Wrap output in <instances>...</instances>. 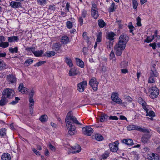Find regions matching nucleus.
<instances>
[{
  "mask_svg": "<svg viewBox=\"0 0 160 160\" xmlns=\"http://www.w3.org/2000/svg\"><path fill=\"white\" fill-rule=\"evenodd\" d=\"M147 158L149 160H160L159 156L157 154L152 153L151 154H149L147 156Z\"/></svg>",
  "mask_w": 160,
  "mask_h": 160,
  "instance_id": "nucleus-17",
  "label": "nucleus"
},
{
  "mask_svg": "<svg viewBox=\"0 0 160 160\" xmlns=\"http://www.w3.org/2000/svg\"><path fill=\"white\" fill-rule=\"evenodd\" d=\"M154 38V35H152L150 36L147 37L146 39L145 40V42L148 43L152 42Z\"/></svg>",
  "mask_w": 160,
  "mask_h": 160,
  "instance_id": "nucleus-40",
  "label": "nucleus"
},
{
  "mask_svg": "<svg viewBox=\"0 0 160 160\" xmlns=\"http://www.w3.org/2000/svg\"><path fill=\"white\" fill-rule=\"evenodd\" d=\"M33 62V60L31 59H28L26 60L24 63V65L28 66L29 65L32 64Z\"/></svg>",
  "mask_w": 160,
  "mask_h": 160,
  "instance_id": "nucleus-42",
  "label": "nucleus"
},
{
  "mask_svg": "<svg viewBox=\"0 0 160 160\" xmlns=\"http://www.w3.org/2000/svg\"><path fill=\"white\" fill-rule=\"evenodd\" d=\"M39 120L42 122H46L48 120V117L45 114L42 115L40 117Z\"/></svg>",
  "mask_w": 160,
  "mask_h": 160,
  "instance_id": "nucleus-35",
  "label": "nucleus"
},
{
  "mask_svg": "<svg viewBox=\"0 0 160 160\" xmlns=\"http://www.w3.org/2000/svg\"><path fill=\"white\" fill-rule=\"evenodd\" d=\"M138 101L139 103L142 105L143 109H146L147 108L145 106L146 103L143 100L142 98H138Z\"/></svg>",
  "mask_w": 160,
  "mask_h": 160,
  "instance_id": "nucleus-37",
  "label": "nucleus"
},
{
  "mask_svg": "<svg viewBox=\"0 0 160 160\" xmlns=\"http://www.w3.org/2000/svg\"><path fill=\"white\" fill-rule=\"evenodd\" d=\"M127 130L129 131L136 130L143 132L149 133L150 132L148 129L142 128L139 126L134 124L129 125L127 126Z\"/></svg>",
  "mask_w": 160,
  "mask_h": 160,
  "instance_id": "nucleus-4",
  "label": "nucleus"
},
{
  "mask_svg": "<svg viewBox=\"0 0 160 160\" xmlns=\"http://www.w3.org/2000/svg\"><path fill=\"white\" fill-rule=\"evenodd\" d=\"M6 130L5 128H2L0 129V136L3 137L6 136Z\"/></svg>",
  "mask_w": 160,
  "mask_h": 160,
  "instance_id": "nucleus-41",
  "label": "nucleus"
},
{
  "mask_svg": "<svg viewBox=\"0 0 160 160\" xmlns=\"http://www.w3.org/2000/svg\"><path fill=\"white\" fill-rule=\"evenodd\" d=\"M116 36V34L112 31L107 32L106 33V37L107 39L111 42L114 39V37Z\"/></svg>",
  "mask_w": 160,
  "mask_h": 160,
  "instance_id": "nucleus-18",
  "label": "nucleus"
},
{
  "mask_svg": "<svg viewBox=\"0 0 160 160\" xmlns=\"http://www.w3.org/2000/svg\"><path fill=\"white\" fill-rule=\"evenodd\" d=\"M111 98L113 101L119 104H122V101L118 97V92H113L111 95Z\"/></svg>",
  "mask_w": 160,
  "mask_h": 160,
  "instance_id": "nucleus-11",
  "label": "nucleus"
},
{
  "mask_svg": "<svg viewBox=\"0 0 160 160\" xmlns=\"http://www.w3.org/2000/svg\"><path fill=\"white\" fill-rule=\"evenodd\" d=\"M38 2L41 5L45 4L46 2V0H38Z\"/></svg>",
  "mask_w": 160,
  "mask_h": 160,
  "instance_id": "nucleus-62",
  "label": "nucleus"
},
{
  "mask_svg": "<svg viewBox=\"0 0 160 160\" xmlns=\"http://www.w3.org/2000/svg\"><path fill=\"white\" fill-rule=\"evenodd\" d=\"M7 68H8V66L6 65L3 60L0 59V70Z\"/></svg>",
  "mask_w": 160,
  "mask_h": 160,
  "instance_id": "nucleus-30",
  "label": "nucleus"
},
{
  "mask_svg": "<svg viewBox=\"0 0 160 160\" xmlns=\"http://www.w3.org/2000/svg\"><path fill=\"white\" fill-rule=\"evenodd\" d=\"M81 16L80 17L84 18H85L87 14V11L84 9L81 12Z\"/></svg>",
  "mask_w": 160,
  "mask_h": 160,
  "instance_id": "nucleus-52",
  "label": "nucleus"
},
{
  "mask_svg": "<svg viewBox=\"0 0 160 160\" xmlns=\"http://www.w3.org/2000/svg\"><path fill=\"white\" fill-rule=\"evenodd\" d=\"M98 82L96 80V78L94 77L92 78L89 81L90 85L95 91L98 90Z\"/></svg>",
  "mask_w": 160,
  "mask_h": 160,
  "instance_id": "nucleus-10",
  "label": "nucleus"
},
{
  "mask_svg": "<svg viewBox=\"0 0 160 160\" xmlns=\"http://www.w3.org/2000/svg\"><path fill=\"white\" fill-rule=\"evenodd\" d=\"M122 142L125 144L128 145H132L133 144V142L131 139H124L122 140Z\"/></svg>",
  "mask_w": 160,
  "mask_h": 160,
  "instance_id": "nucleus-28",
  "label": "nucleus"
},
{
  "mask_svg": "<svg viewBox=\"0 0 160 160\" xmlns=\"http://www.w3.org/2000/svg\"><path fill=\"white\" fill-rule=\"evenodd\" d=\"M55 54V52L53 51H47L46 52V54H44L43 55V56L50 57L54 56Z\"/></svg>",
  "mask_w": 160,
  "mask_h": 160,
  "instance_id": "nucleus-33",
  "label": "nucleus"
},
{
  "mask_svg": "<svg viewBox=\"0 0 160 160\" xmlns=\"http://www.w3.org/2000/svg\"><path fill=\"white\" fill-rule=\"evenodd\" d=\"M109 120H117L118 119V118L117 116H110L109 117Z\"/></svg>",
  "mask_w": 160,
  "mask_h": 160,
  "instance_id": "nucleus-57",
  "label": "nucleus"
},
{
  "mask_svg": "<svg viewBox=\"0 0 160 160\" xmlns=\"http://www.w3.org/2000/svg\"><path fill=\"white\" fill-rule=\"evenodd\" d=\"M91 15L92 17L95 19H97L99 16L98 8H97L96 5L94 4H92Z\"/></svg>",
  "mask_w": 160,
  "mask_h": 160,
  "instance_id": "nucleus-8",
  "label": "nucleus"
},
{
  "mask_svg": "<svg viewBox=\"0 0 160 160\" xmlns=\"http://www.w3.org/2000/svg\"><path fill=\"white\" fill-rule=\"evenodd\" d=\"M79 73L78 70H77L76 68H71L69 72V76H73L78 74Z\"/></svg>",
  "mask_w": 160,
  "mask_h": 160,
  "instance_id": "nucleus-23",
  "label": "nucleus"
},
{
  "mask_svg": "<svg viewBox=\"0 0 160 160\" xmlns=\"http://www.w3.org/2000/svg\"><path fill=\"white\" fill-rule=\"evenodd\" d=\"M82 131L84 134L88 136H90L93 132L92 128L89 126L83 127Z\"/></svg>",
  "mask_w": 160,
  "mask_h": 160,
  "instance_id": "nucleus-12",
  "label": "nucleus"
},
{
  "mask_svg": "<svg viewBox=\"0 0 160 160\" xmlns=\"http://www.w3.org/2000/svg\"><path fill=\"white\" fill-rule=\"evenodd\" d=\"M73 112L70 111L67 114L65 118V122L66 127L68 130V133L71 136L75 134L77 131L75 125L72 124L71 121H72L74 123L78 125H81V124L79 122L76 118L73 116Z\"/></svg>",
  "mask_w": 160,
  "mask_h": 160,
  "instance_id": "nucleus-1",
  "label": "nucleus"
},
{
  "mask_svg": "<svg viewBox=\"0 0 160 160\" xmlns=\"http://www.w3.org/2000/svg\"><path fill=\"white\" fill-rule=\"evenodd\" d=\"M11 158L10 154L8 153H4L1 158L2 160H10Z\"/></svg>",
  "mask_w": 160,
  "mask_h": 160,
  "instance_id": "nucleus-29",
  "label": "nucleus"
},
{
  "mask_svg": "<svg viewBox=\"0 0 160 160\" xmlns=\"http://www.w3.org/2000/svg\"><path fill=\"white\" fill-rule=\"evenodd\" d=\"M102 40V33H99L97 35V38L96 39V42H100Z\"/></svg>",
  "mask_w": 160,
  "mask_h": 160,
  "instance_id": "nucleus-46",
  "label": "nucleus"
},
{
  "mask_svg": "<svg viewBox=\"0 0 160 160\" xmlns=\"http://www.w3.org/2000/svg\"><path fill=\"white\" fill-rule=\"evenodd\" d=\"M136 21L137 22V25L138 26H141V19L139 16H138L137 18L136 19Z\"/></svg>",
  "mask_w": 160,
  "mask_h": 160,
  "instance_id": "nucleus-54",
  "label": "nucleus"
},
{
  "mask_svg": "<svg viewBox=\"0 0 160 160\" xmlns=\"http://www.w3.org/2000/svg\"><path fill=\"white\" fill-rule=\"evenodd\" d=\"M151 135L149 133H147L143 134L141 137V141L144 144L148 142L150 138Z\"/></svg>",
  "mask_w": 160,
  "mask_h": 160,
  "instance_id": "nucleus-16",
  "label": "nucleus"
},
{
  "mask_svg": "<svg viewBox=\"0 0 160 160\" xmlns=\"http://www.w3.org/2000/svg\"><path fill=\"white\" fill-rule=\"evenodd\" d=\"M95 139L98 141H101L103 139V137L100 134H96L95 136Z\"/></svg>",
  "mask_w": 160,
  "mask_h": 160,
  "instance_id": "nucleus-43",
  "label": "nucleus"
},
{
  "mask_svg": "<svg viewBox=\"0 0 160 160\" xmlns=\"http://www.w3.org/2000/svg\"><path fill=\"white\" fill-rule=\"evenodd\" d=\"M46 61H39L36 63L35 66H40L45 63Z\"/></svg>",
  "mask_w": 160,
  "mask_h": 160,
  "instance_id": "nucleus-55",
  "label": "nucleus"
},
{
  "mask_svg": "<svg viewBox=\"0 0 160 160\" xmlns=\"http://www.w3.org/2000/svg\"><path fill=\"white\" fill-rule=\"evenodd\" d=\"M118 141L110 143L109 146L110 151L112 152H116L118 149Z\"/></svg>",
  "mask_w": 160,
  "mask_h": 160,
  "instance_id": "nucleus-14",
  "label": "nucleus"
},
{
  "mask_svg": "<svg viewBox=\"0 0 160 160\" xmlns=\"http://www.w3.org/2000/svg\"><path fill=\"white\" fill-rule=\"evenodd\" d=\"M44 51L42 50L35 51L33 52V54L35 57H40L43 54Z\"/></svg>",
  "mask_w": 160,
  "mask_h": 160,
  "instance_id": "nucleus-38",
  "label": "nucleus"
},
{
  "mask_svg": "<svg viewBox=\"0 0 160 160\" xmlns=\"http://www.w3.org/2000/svg\"><path fill=\"white\" fill-rule=\"evenodd\" d=\"M65 62L70 67L73 66V64L71 59L68 57H66L64 58Z\"/></svg>",
  "mask_w": 160,
  "mask_h": 160,
  "instance_id": "nucleus-26",
  "label": "nucleus"
},
{
  "mask_svg": "<svg viewBox=\"0 0 160 160\" xmlns=\"http://www.w3.org/2000/svg\"><path fill=\"white\" fill-rule=\"evenodd\" d=\"M7 79L9 84H14L17 82V78L15 76L12 74H10L8 75Z\"/></svg>",
  "mask_w": 160,
  "mask_h": 160,
  "instance_id": "nucleus-15",
  "label": "nucleus"
},
{
  "mask_svg": "<svg viewBox=\"0 0 160 160\" xmlns=\"http://www.w3.org/2000/svg\"><path fill=\"white\" fill-rule=\"evenodd\" d=\"M61 47V45L59 43H54L52 48L56 51H58Z\"/></svg>",
  "mask_w": 160,
  "mask_h": 160,
  "instance_id": "nucleus-32",
  "label": "nucleus"
},
{
  "mask_svg": "<svg viewBox=\"0 0 160 160\" xmlns=\"http://www.w3.org/2000/svg\"><path fill=\"white\" fill-rule=\"evenodd\" d=\"M129 37L126 34H122L119 37L118 44L126 47V44L129 40Z\"/></svg>",
  "mask_w": 160,
  "mask_h": 160,
  "instance_id": "nucleus-6",
  "label": "nucleus"
},
{
  "mask_svg": "<svg viewBox=\"0 0 160 160\" xmlns=\"http://www.w3.org/2000/svg\"><path fill=\"white\" fill-rule=\"evenodd\" d=\"M158 75V73L155 68L154 65H153L151 67V70L150 72V76L149 78L148 83H154L155 82L154 78L157 77Z\"/></svg>",
  "mask_w": 160,
  "mask_h": 160,
  "instance_id": "nucleus-2",
  "label": "nucleus"
},
{
  "mask_svg": "<svg viewBox=\"0 0 160 160\" xmlns=\"http://www.w3.org/2000/svg\"><path fill=\"white\" fill-rule=\"evenodd\" d=\"M75 59L76 64L78 66L82 68L84 67V63L82 60L78 58H76Z\"/></svg>",
  "mask_w": 160,
  "mask_h": 160,
  "instance_id": "nucleus-27",
  "label": "nucleus"
},
{
  "mask_svg": "<svg viewBox=\"0 0 160 160\" xmlns=\"http://www.w3.org/2000/svg\"><path fill=\"white\" fill-rule=\"evenodd\" d=\"M8 102V99L4 98L2 96L0 100V106H3L6 104Z\"/></svg>",
  "mask_w": 160,
  "mask_h": 160,
  "instance_id": "nucleus-34",
  "label": "nucleus"
},
{
  "mask_svg": "<svg viewBox=\"0 0 160 160\" xmlns=\"http://www.w3.org/2000/svg\"><path fill=\"white\" fill-rule=\"evenodd\" d=\"M67 27L69 29H71L72 27V23L70 21H68L66 22Z\"/></svg>",
  "mask_w": 160,
  "mask_h": 160,
  "instance_id": "nucleus-51",
  "label": "nucleus"
},
{
  "mask_svg": "<svg viewBox=\"0 0 160 160\" xmlns=\"http://www.w3.org/2000/svg\"><path fill=\"white\" fill-rule=\"evenodd\" d=\"M69 38L67 36H64L62 37L61 42L63 44H66L69 42Z\"/></svg>",
  "mask_w": 160,
  "mask_h": 160,
  "instance_id": "nucleus-31",
  "label": "nucleus"
},
{
  "mask_svg": "<svg viewBox=\"0 0 160 160\" xmlns=\"http://www.w3.org/2000/svg\"><path fill=\"white\" fill-rule=\"evenodd\" d=\"M115 57V54L114 52L112 50L110 54V58L111 59H112Z\"/></svg>",
  "mask_w": 160,
  "mask_h": 160,
  "instance_id": "nucleus-60",
  "label": "nucleus"
},
{
  "mask_svg": "<svg viewBox=\"0 0 160 160\" xmlns=\"http://www.w3.org/2000/svg\"><path fill=\"white\" fill-rule=\"evenodd\" d=\"M87 85L88 82L86 81L81 82L77 85V89L79 92H82Z\"/></svg>",
  "mask_w": 160,
  "mask_h": 160,
  "instance_id": "nucleus-13",
  "label": "nucleus"
},
{
  "mask_svg": "<svg viewBox=\"0 0 160 160\" xmlns=\"http://www.w3.org/2000/svg\"><path fill=\"white\" fill-rule=\"evenodd\" d=\"M79 24L80 26H82L83 24V18L80 17L78 19Z\"/></svg>",
  "mask_w": 160,
  "mask_h": 160,
  "instance_id": "nucleus-58",
  "label": "nucleus"
},
{
  "mask_svg": "<svg viewBox=\"0 0 160 160\" xmlns=\"http://www.w3.org/2000/svg\"><path fill=\"white\" fill-rule=\"evenodd\" d=\"M83 37L85 40H87V42H89V38L87 36V33L86 32H83Z\"/></svg>",
  "mask_w": 160,
  "mask_h": 160,
  "instance_id": "nucleus-47",
  "label": "nucleus"
},
{
  "mask_svg": "<svg viewBox=\"0 0 160 160\" xmlns=\"http://www.w3.org/2000/svg\"><path fill=\"white\" fill-rule=\"evenodd\" d=\"M115 5V3L114 2L111 4L108 9V12H112L114 11Z\"/></svg>",
  "mask_w": 160,
  "mask_h": 160,
  "instance_id": "nucleus-45",
  "label": "nucleus"
},
{
  "mask_svg": "<svg viewBox=\"0 0 160 160\" xmlns=\"http://www.w3.org/2000/svg\"><path fill=\"white\" fill-rule=\"evenodd\" d=\"M20 99L18 97H16L15 101H13L12 102H10V104L13 105L16 104L18 102V101Z\"/></svg>",
  "mask_w": 160,
  "mask_h": 160,
  "instance_id": "nucleus-53",
  "label": "nucleus"
},
{
  "mask_svg": "<svg viewBox=\"0 0 160 160\" xmlns=\"http://www.w3.org/2000/svg\"><path fill=\"white\" fill-rule=\"evenodd\" d=\"M18 47H15L14 48H10L9 49V51L11 53H17L18 52Z\"/></svg>",
  "mask_w": 160,
  "mask_h": 160,
  "instance_id": "nucleus-44",
  "label": "nucleus"
},
{
  "mask_svg": "<svg viewBox=\"0 0 160 160\" xmlns=\"http://www.w3.org/2000/svg\"><path fill=\"white\" fill-rule=\"evenodd\" d=\"M49 148L52 151H55L56 150L55 147L52 145L51 144H50L49 145Z\"/></svg>",
  "mask_w": 160,
  "mask_h": 160,
  "instance_id": "nucleus-61",
  "label": "nucleus"
},
{
  "mask_svg": "<svg viewBox=\"0 0 160 160\" xmlns=\"http://www.w3.org/2000/svg\"><path fill=\"white\" fill-rule=\"evenodd\" d=\"M32 150L37 155H38L39 156L40 155V154L39 153V152L36 149H35L33 148L32 149Z\"/></svg>",
  "mask_w": 160,
  "mask_h": 160,
  "instance_id": "nucleus-64",
  "label": "nucleus"
},
{
  "mask_svg": "<svg viewBox=\"0 0 160 160\" xmlns=\"http://www.w3.org/2000/svg\"><path fill=\"white\" fill-rule=\"evenodd\" d=\"M109 117L106 114L102 113L99 116L100 121L101 122H103L107 121Z\"/></svg>",
  "mask_w": 160,
  "mask_h": 160,
  "instance_id": "nucleus-25",
  "label": "nucleus"
},
{
  "mask_svg": "<svg viewBox=\"0 0 160 160\" xmlns=\"http://www.w3.org/2000/svg\"><path fill=\"white\" fill-rule=\"evenodd\" d=\"M158 75V73L155 68L154 65H153L151 67V70L150 72V76L149 78L148 83H154L155 82L154 78L157 77Z\"/></svg>",
  "mask_w": 160,
  "mask_h": 160,
  "instance_id": "nucleus-3",
  "label": "nucleus"
},
{
  "mask_svg": "<svg viewBox=\"0 0 160 160\" xmlns=\"http://www.w3.org/2000/svg\"><path fill=\"white\" fill-rule=\"evenodd\" d=\"M98 25L100 28H102L105 26L106 24L103 20L99 19L98 20Z\"/></svg>",
  "mask_w": 160,
  "mask_h": 160,
  "instance_id": "nucleus-39",
  "label": "nucleus"
},
{
  "mask_svg": "<svg viewBox=\"0 0 160 160\" xmlns=\"http://www.w3.org/2000/svg\"><path fill=\"white\" fill-rule=\"evenodd\" d=\"M125 48V47L123 45H120L118 44H116L114 48L116 55L120 56L122 53V51L124 50Z\"/></svg>",
  "mask_w": 160,
  "mask_h": 160,
  "instance_id": "nucleus-7",
  "label": "nucleus"
},
{
  "mask_svg": "<svg viewBox=\"0 0 160 160\" xmlns=\"http://www.w3.org/2000/svg\"><path fill=\"white\" fill-rule=\"evenodd\" d=\"M150 92V97L152 99L158 97L159 94L158 89L155 86L152 87L151 88Z\"/></svg>",
  "mask_w": 160,
  "mask_h": 160,
  "instance_id": "nucleus-9",
  "label": "nucleus"
},
{
  "mask_svg": "<svg viewBox=\"0 0 160 160\" xmlns=\"http://www.w3.org/2000/svg\"><path fill=\"white\" fill-rule=\"evenodd\" d=\"M144 110L146 111V116H149L150 117V118H148L149 119H150L151 120H153V117L155 116V114L154 112L151 110H150L149 111V110L146 108V109H144Z\"/></svg>",
  "mask_w": 160,
  "mask_h": 160,
  "instance_id": "nucleus-19",
  "label": "nucleus"
},
{
  "mask_svg": "<svg viewBox=\"0 0 160 160\" xmlns=\"http://www.w3.org/2000/svg\"><path fill=\"white\" fill-rule=\"evenodd\" d=\"M15 92L12 89L7 88L4 89L2 92V96L7 99L12 98L14 95Z\"/></svg>",
  "mask_w": 160,
  "mask_h": 160,
  "instance_id": "nucleus-5",
  "label": "nucleus"
},
{
  "mask_svg": "<svg viewBox=\"0 0 160 160\" xmlns=\"http://www.w3.org/2000/svg\"><path fill=\"white\" fill-rule=\"evenodd\" d=\"M49 9L51 11H54L56 9V7L55 5H51L49 7Z\"/></svg>",
  "mask_w": 160,
  "mask_h": 160,
  "instance_id": "nucleus-63",
  "label": "nucleus"
},
{
  "mask_svg": "<svg viewBox=\"0 0 160 160\" xmlns=\"http://www.w3.org/2000/svg\"><path fill=\"white\" fill-rule=\"evenodd\" d=\"M28 89L24 87L22 83H21L18 87L19 91L22 93H27Z\"/></svg>",
  "mask_w": 160,
  "mask_h": 160,
  "instance_id": "nucleus-22",
  "label": "nucleus"
},
{
  "mask_svg": "<svg viewBox=\"0 0 160 160\" xmlns=\"http://www.w3.org/2000/svg\"><path fill=\"white\" fill-rule=\"evenodd\" d=\"M132 3L133 8L134 9H136L138 5L137 0H133Z\"/></svg>",
  "mask_w": 160,
  "mask_h": 160,
  "instance_id": "nucleus-48",
  "label": "nucleus"
},
{
  "mask_svg": "<svg viewBox=\"0 0 160 160\" xmlns=\"http://www.w3.org/2000/svg\"><path fill=\"white\" fill-rule=\"evenodd\" d=\"M25 50L29 52H32L33 53V52L35 50V48L34 47L31 48H25Z\"/></svg>",
  "mask_w": 160,
  "mask_h": 160,
  "instance_id": "nucleus-50",
  "label": "nucleus"
},
{
  "mask_svg": "<svg viewBox=\"0 0 160 160\" xmlns=\"http://www.w3.org/2000/svg\"><path fill=\"white\" fill-rule=\"evenodd\" d=\"M10 6L14 8H18L21 7V3L16 1H12L10 2Z\"/></svg>",
  "mask_w": 160,
  "mask_h": 160,
  "instance_id": "nucleus-20",
  "label": "nucleus"
},
{
  "mask_svg": "<svg viewBox=\"0 0 160 160\" xmlns=\"http://www.w3.org/2000/svg\"><path fill=\"white\" fill-rule=\"evenodd\" d=\"M121 65L122 68H125L128 65V62L126 61H123L121 62Z\"/></svg>",
  "mask_w": 160,
  "mask_h": 160,
  "instance_id": "nucleus-49",
  "label": "nucleus"
},
{
  "mask_svg": "<svg viewBox=\"0 0 160 160\" xmlns=\"http://www.w3.org/2000/svg\"><path fill=\"white\" fill-rule=\"evenodd\" d=\"M72 148V153L73 154L78 153L80 152L81 150V147L79 145H76Z\"/></svg>",
  "mask_w": 160,
  "mask_h": 160,
  "instance_id": "nucleus-21",
  "label": "nucleus"
},
{
  "mask_svg": "<svg viewBox=\"0 0 160 160\" xmlns=\"http://www.w3.org/2000/svg\"><path fill=\"white\" fill-rule=\"evenodd\" d=\"M9 46L8 42L2 41L0 43V47L3 48H6Z\"/></svg>",
  "mask_w": 160,
  "mask_h": 160,
  "instance_id": "nucleus-36",
  "label": "nucleus"
},
{
  "mask_svg": "<svg viewBox=\"0 0 160 160\" xmlns=\"http://www.w3.org/2000/svg\"><path fill=\"white\" fill-rule=\"evenodd\" d=\"M19 39L18 36H12L8 37V42L12 43L17 42L18 41Z\"/></svg>",
  "mask_w": 160,
  "mask_h": 160,
  "instance_id": "nucleus-24",
  "label": "nucleus"
},
{
  "mask_svg": "<svg viewBox=\"0 0 160 160\" xmlns=\"http://www.w3.org/2000/svg\"><path fill=\"white\" fill-rule=\"evenodd\" d=\"M109 153H105V154H103L102 156V159H105L109 156Z\"/></svg>",
  "mask_w": 160,
  "mask_h": 160,
  "instance_id": "nucleus-59",
  "label": "nucleus"
},
{
  "mask_svg": "<svg viewBox=\"0 0 160 160\" xmlns=\"http://www.w3.org/2000/svg\"><path fill=\"white\" fill-rule=\"evenodd\" d=\"M82 52L83 54L85 55H87L88 49L87 47H84L83 48Z\"/></svg>",
  "mask_w": 160,
  "mask_h": 160,
  "instance_id": "nucleus-56",
  "label": "nucleus"
}]
</instances>
